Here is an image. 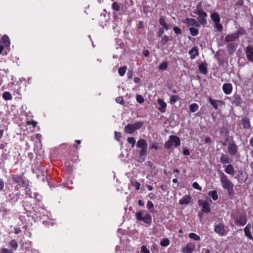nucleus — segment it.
<instances>
[{
    "label": "nucleus",
    "instance_id": "obj_50",
    "mask_svg": "<svg viewBox=\"0 0 253 253\" xmlns=\"http://www.w3.org/2000/svg\"><path fill=\"white\" fill-rule=\"evenodd\" d=\"M150 149H155V150H157L159 149V147L157 143H152L150 144L149 146Z\"/></svg>",
    "mask_w": 253,
    "mask_h": 253
},
{
    "label": "nucleus",
    "instance_id": "obj_23",
    "mask_svg": "<svg viewBox=\"0 0 253 253\" xmlns=\"http://www.w3.org/2000/svg\"><path fill=\"white\" fill-rule=\"evenodd\" d=\"M0 43L3 44L5 46H9L10 42L8 37L6 35H4L0 39Z\"/></svg>",
    "mask_w": 253,
    "mask_h": 253
},
{
    "label": "nucleus",
    "instance_id": "obj_42",
    "mask_svg": "<svg viewBox=\"0 0 253 253\" xmlns=\"http://www.w3.org/2000/svg\"><path fill=\"white\" fill-rule=\"evenodd\" d=\"M126 67L124 66L120 67L118 70V73L121 76H123L126 72Z\"/></svg>",
    "mask_w": 253,
    "mask_h": 253
},
{
    "label": "nucleus",
    "instance_id": "obj_54",
    "mask_svg": "<svg viewBox=\"0 0 253 253\" xmlns=\"http://www.w3.org/2000/svg\"><path fill=\"white\" fill-rule=\"evenodd\" d=\"M136 100L138 103L141 104L144 102V98L142 96L140 95H137Z\"/></svg>",
    "mask_w": 253,
    "mask_h": 253
},
{
    "label": "nucleus",
    "instance_id": "obj_63",
    "mask_svg": "<svg viewBox=\"0 0 253 253\" xmlns=\"http://www.w3.org/2000/svg\"><path fill=\"white\" fill-rule=\"evenodd\" d=\"M202 253H211V252L209 249H203L202 250Z\"/></svg>",
    "mask_w": 253,
    "mask_h": 253
},
{
    "label": "nucleus",
    "instance_id": "obj_22",
    "mask_svg": "<svg viewBox=\"0 0 253 253\" xmlns=\"http://www.w3.org/2000/svg\"><path fill=\"white\" fill-rule=\"evenodd\" d=\"M220 161V162L223 165L230 164L231 162V160L230 159L229 157L227 155L224 154H222L221 155Z\"/></svg>",
    "mask_w": 253,
    "mask_h": 253
},
{
    "label": "nucleus",
    "instance_id": "obj_10",
    "mask_svg": "<svg viewBox=\"0 0 253 253\" xmlns=\"http://www.w3.org/2000/svg\"><path fill=\"white\" fill-rule=\"evenodd\" d=\"M238 151V146L234 142H230L228 145V152L231 155H235Z\"/></svg>",
    "mask_w": 253,
    "mask_h": 253
},
{
    "label": "nucleus",
    "instance_id": "obj_25",
    "mask_svg": "<svg viewBox=\"0 0 253 253\" xmlns=\"http://www.w3.org/2000/svg\"><path fill=\"white\" fill-rule=\"evenodd\" d=\"M136 146L141 149H147V143L146 141L143 139L138 140L137 142Z\"/></svg>",
    "mask_w": 253,
    "mask_h": 253
},
{
    "label": "nucleus",
    "instance_id": "obj_3",
    "mask_svg": "<svg viewBox=\"0 0 253 253\" xmlns=\"http://www.w3.org/2000/svg\"><path fill=\"white\" fill-rule=\"evenodd\" d=\"M180 144V139L175 135H170L169 139L165 143V147L166 149H170L173 145L175 147H177Z\"/></svg>",
    "mask_w": 253,
    "mask_h": 253
},
{
    "label": "nucleus",
    "instance_id": "obj_19",
    "mask_svg": "<svg viewBox=\"0 0 253 253\" xmlns=\"http://www.w3.org/2000/svg\"><path fill=\"white\" fill-rule=\"evenodd\" d=\"M225 168L224 171L228 174L233 176L234 175L235 170L233 166L231 164L224 166Z\"/></svg>",
    "mask_w": 253,
    "mask_h": 253
},
{
    "label": "nucleus",
    "instance_id": "obj_55",
    "mask_svg": "<svg viewBox=\"0 0 253 253\" xmlns=\"http://www.w3.org/2000/svg\"><path fill=\"white\" fill-rule=\"evenodd\" d=\"M173 31L176 34H181L182 33L181 30L177 27H174L173 28Z\"/></svg>",
    "mask_w": 253,
    "mask_h": 253
},
{
    "label": "nucleus",
    "instance_id": "obj_48",
    "mask_svg": "<svg viewBox=\"0 0 253 253\" xmlns=\"http://www.w3.org/2000/svg\"><path fill=\"white\" fill-rule=\"evenodd\" d=\"M168 67V64L166 62H164L160 64L159 66V69L161 70H164L167 69Z\"/></svg>",
    "mask_w": 253,
    "mask_h": 253
},
{
    "label": "nucleus",
    "instance_id": "obj_62",
    "mask_svg": "<svg viewBox=\"0 0 253 253\" xmlns=\"http://www.w3.org/2000/svg\"><path fill=\"white\" fill-rule=\"evenodd\" d=\"M244 4V1L243 0H239L236 3V5L242 6Z\"/></svg>",
    "mask_w": 253,
    "mask_h": 253
},
{
    "label": "nucleus",
    "instance_id": "obj_13",
    "mask_svg": "<svg viewBox=\"0 0 253 253\" xmlns=\"http://www.w3.org/2000/svg\"><path fill=\"white\" fill-rule=\"evenodd\" d=\"M237 178L239 183H243L247 179L248 175L245 172L239 171L238 173Z\"/></svg>",
    "mask_w": 253,
    "mask_h": 253
},
{
    "label": "nucleus",
    "instance_id": "obj_26",
    "mask_svg": "<svg viewBox=\"0 0 253 253\" xmlns=\"http://www.w3.org/2000/svg\"><path fill=\"white\" fill-rule=\"evenodd\" d=\"M124 130L126 133L128 134H132L135 131L131 124H128L125 127Z\"/></svg>",
    "mask_w": 253,
    "mask_h": 253
},
{
    "label": "nucleus",
    "instance_id": "obj_38",
    "mask_svg": "<svg viewBox=\"0 0 253 253\" xmlns=\"http://www.w3.org/2000/svg\"><path fill=\"white\" fill-rule=\"evenodd\" d=\"M179 99V97L177 95H171L169 99V102L171 104H174Z\"/></svg>",
    "mask_w": 253,
    "mask_h": 253
},
{
    "label": "nucleus",
    "instance_id": "obj_45",
    "mask_svg": "<svg viewBox=\"0 0 253 253\" xmlns=\"http://www.w3.org/2000/svg\"><path fill=\"white\" fill-rule=\"evenodd\" d=\"M112 8L116 11L120 10V5L117 2H114L112 4Z\"/></svg>",
    "mask_w": 253,
    "mask_h": 253
},
{
    "label": "nucleus",
    "instance_id": "obj_24",
    "mask_svg": "<svg viewBox=\"0 0 253 253\" xmlns=\"http://www.w3.org/2000/svg\"><path fill=\"white\" fill-rule=\"evenodd\" d=\"M242 124L243 126V127L245 129H249L251 127V124L249 119L246 117H244L242 118Z\"/></svg>",
    "mask_w": 253,
    "mask_h": 253
},
{
    "label": "nucleus",
    "instance_id": "obj_37",
    "mask_svg": "<svg viewBox=\"0 0 253 253\" xmlns=\"http://www.w3.org/2000/svg\"><path fill=\"white\" fill-rule=\"evenodd\" d=\"M190 110L191 112L194 113L196 112L199 109V106L196 103H192L189 107Z\"/></svg>",
    "mask_w": 253,
    "mask_h": 253
},
{
    "label": "nucleus",
    "instance_id": "obj_51",
    "mask_svg": "<svg viewBox=\"0 0 253 253\" xmlns=\"http://www.w3.org/2000/svg\"><path fill=\"white\" fill-rule=\"evenodd\" d=\"M141 253H150L149 250L145 246H142L141 247Z\"/></svg>",
    "mask_w": 253,
    "mask_h": 253
},
{
    "label": "nucleus",
    "instance_id": "obj_8",
    "mask_svg": "<svg viewBox=\"0 0 253 253\" xmlns=\"http://www.w3.org/2000/svg\"><path fill=\"white\" fill-rule=\"evenodd\" d=\"M12 180L18 184L20 186H25L27 185V181L24 179V178L18 175H15L12 176Z\"/></svg>",
    "mask_w": 253,
    "mask_h": 253
},
{
    "label": "nucleus",
    "instance_id": "obj_27",
    "mask_svg": "<svg viewBox=\"0 0 253 253\" xmlns=\"http://www.w3.org/2000/svg\"><path fill=\"white\" fill-rule=\"evenodd\" d=\"M209 100L211 105L215 110H217L218 109V103L222 102V101L218 100L212 99L211 97H210Z\"/></svg>",
    "mask_w": 253,
    "mask_h": 253
},
{
    "label": "nucleus",
    "instance_id": "obj_60",
    "mask_svg": "<svg viewBox=\"0 0 253 253\" xmlns=\"http://www.w3.org/2000/svg\"><path fill=\"white\" fill-rule=\"evenodd\" d=\"M4 181L2 179H0V190H2L4 188Z\"/></svg>",
    "mask_w": 253,
    "mask_h": 253
},
{
    "label": "nucleus",
    "instance_id": "obj_49",
    "mask_svg": "<svg viewBox=\"0 0 253 253\" xmlns=\"http://www.w3.org/2000/svg\"><path fill=\"white\" fill-rule=\"evenodd\" d=\"M131 184L134 187L136 190H138L140 188V184L137 181H131Z\"/></svg>",
    "mask_w": 253,
    "mask_h": 253
},
{
    "label": "nucleus",
    "instance_id": "obj_17",
    "mask_svg": "<svg viewBox=\"0 0 253 253\" xmlns=\"http://www.w3.org/2000/svg\"><path fill=\"white\" fill-rule=\"evenodd\" d=\"M158 103L160 107L159 110L161 113H165L166 111L167 103L164 101L163 99L159 98L157 100Z\"/></svg>",
    "mask_w": 253,
    "mask_h": 253
},
{
    "label": "nucleus",
    "instance_id": "obj_64",
    "mask_svg": "<svg viewBox=\"0 0 253 253\" xmlns=\"http://www.w3.org/2000/svg\"><path fill=\"white\" fill-rule=\"evenodd\" d=\"M138 204L140 206H143L144 205V202L141 200H138Z\"/></svg>",
    "mask_w": 253,
    "mask_h": 253
},
{
    "label": "nucleus",
    "instance_id": "obj_58",
    "mask_svg": "<svg viewBox=\"0 0 253 253\" xmlns=\"http://www.w3.org/2000/svg\"><path fill=\"white\" fill-rule=\"evenodd\" d=\"M27 124L28 125H33L34 126H36L37 125V122L35 121H28L27 122Z\"/></svg>",
    "mask_w": 253,
    "mask_h": 253
},
{
    "label": "nucleus",
    "instance_id": "obj_59",
    "mask_svg": "<svg viewBox=\"0 0 253 253\" xmlns=\"http://www.w3.org/2000/svg\"><path fill=\"white\" fill-rule=\"evenodd\" d=\"M164 33V28H160L159 30V32L158 33V36L160 37H162Z\"/></svg>",
    "mask_w": 253,
    "mask_h": 253
},
{
    "label": "nucleus",
    "instance_id": "obj_39",
    "mask_svg": "<svg viewBox=\"0 0 253 253\" xmlns=\"http://www.w3.org/2000/svg\"><path fill=\"white\" fill-rule=\"evenodd\" d=\"M234 102L237 105H239L242 103L241 97L239 95H235L234 96Z\"/></svg>",
    "mask_w": 253,
    "mask_h": 253
},
{
    "label": "nucleus",
    "instance_id": "obj_14",
    "mask_svg": "<svg viewBox=\"0 0 253 253\" xmlns=\"http://www.w3.org/2000/svg\"><path fill=\"white\" fill-rule=\"evenodd\" d=\"M233 89L232 85L230 83H225L223 84L222 89L224 93L227 95L230 94Z\"/></svg>",
    "mask_w": 253,
    "mask_h": 253
},
{
    "label": "nucleus",
    "instance_id": "obj_61",
    "mask_svg": "<svg viewBox=\"0 0 253 253\" xmlns=\"http://www.w3.org/2000/svg\"><path fill=\"white\" fill-rule=\"evenodd\" d=\"M183 153L185 156H188L190 154V152L188 149H184L183 151Z\"/></svg>",
    "mask_w": 253,
    "mask_h": 253
},
{
    "label": "nucleus",
    "instance_id": "obj_18",
    "mask_svg": "<svg viewBox=\"0 0 253 253\" xmlns=\"http://www.w3.org/2000/svg\"><path fill=\"white\" fill-rule=\"evenodd\" d=\"M147 149H141L139 152V156L138 158V161L142 163L145 160V157L147 155Z\"/></svg>",
    "mask_w": 253,
    "mask_h": 253
},
{
    "label": "nucleus",
    "instance_id": "obj_35",
    "mask_svg": "<svg viewBox=\"0 0 253 253\" xmlns=\"http://www.w3.org/2000/svg\"><path fill=\"white\" fill-rule=\"evenodd\" d=\"M2 97L5 100H11L12 98L10 93L7 91H5L3 93Z\"/></svg>",
    "mask_w": 253,
    "mask_h": 253
},
{
    "label": "nucleus",
    "instance_id": "obj_15",
    "mask_svg": "<svg viewBox=\"0 0 253 253\" xmlns=\"http://www.w3.org/2000/svg\"><path fill=\"white\" fill-rule=\"evenodd\" d=\"M252 228V225L250 223L248 224L244 228V231L246 236L250 240H253V236L251 233V230Z\"/></svg>",
    "mask_w": 253,
    "mask_h": 253
},
{
    "label": "nucleus",
    "instance_id": "obj_12",
    "mask_svg": "<svg viewBox=\"0 0 253 253\" xmlns=\"http://www.w3.org/2000/svg\"><path fill=\"white\" fill-rule=\"evenodd\" d=\"M183 22L187 25V26H194L197 28L200 27V23L198 21L193 18H186Z\"/></svg>",
    "mask_w": 253,
    "mask_h": 253
},
{
    "label": "nucleus",
    "instance_id": "obj_11",
    "mask_svg": "<svg viewBox=\"0 0 253 253\" xmlns=\"http://www.w3.org/2000/svg\"><path fill=\"white\" fill-rule=\"evenodd\" d=\"M199 204L200 206L202 207V210L203 212L208 213L211 211V208L210 207V204L207 201H199Z\"/></svg>",
    "mask_w": 253,
    "mask_h": 253
},
{
    "label": "nucleus",
    "instance_id": "obj_52",
    "mask_svg": "<svg viewBox=\"0 0 253 253\" xmlns=\"http://www.w3.org/2000/svg\"><path fill=\"white\" fill-rule=\"evenodd\" d=\"M0 253H13V251L7 248H2L0 251Z\"/></svg>",
    "mask_w": 253,
    "mask_h": 253
},
{
    "label": "nucleus",
    "instance_id": "obj_20",
    "mask_svg": "<svg viewBox=\"0 0 253 253\" xmlns=\"http://www.w3.org/2000/svg\"><path fill=\"white\" fill-rule=\"evenodd\" d=\"M237 43H235L233 42H230L227 44V48L229 54H232L233 53L237 47Z\"/></svg>",
    "mask_w": 253,
    "mask_h": 253
},
{
    "label": "nucleus",
    "instance_id": "obj_28",
    "mask_svg": "<svg viewBox=\"0 0 253 253\" xmlns=\"http://www.w3.org/2000/svg\"><path fill=\"white\" fill-rule=\"evenodd\" d=\"M199 70L201 73L206 75L207 73V67L205 64L201 63L199 65Z\"/></svg>",
    "mask_w": 253,
    "mask_h": 253
},
{
    "label": "nucleus",
    "instance_id": "obj_30",
    "mask_svg": "<svg viewBox=\"0 0 253 253\" xmlns=\"http://www.w3.org/2000/svg\"><path fill=\"white\" fill-rule=\"evenodd\" d=\"M146 207L150 212L154 213L155 212L154 210V205L152 201H148L147 202Z\"/></svg>",
    "mask_w": 253,
    "mask_h": 253
},
{
    "label": "nucleus",
    "instance_id": "obj_29",
    "mask_svg": "<svg viewBox=\"0 0 253 253\" xmlns=\"http://www.w3.org/2000/svg\"><path fill=\"white\" fill-rule=\"evenodd\" d=\"M211 17L214 23H217V22L220 21V18L219 17V15L216 12L212 13L211 15Z\"/></svg>",
    "mask_w": 253,
    "mask_h": 253
},
{
    "label": "nucleus",
    "instance_id": "obj_41",
    "mask_svg": "<svg viewBox=\"0 0 253 253\" xmlns=\"http://www.w3.org/2000/svg\"><path fill=\"white\" fill-rule=\"evenodd\" d=\"M170 244V242L168 238H164L160 243V245L162 247H167Z\"/></svg>",
    "mask_w": 253,
    "mask_h": 253
},
{
    "label": "nucleus",
    "instance_id": "obj_1",
    "mask_svg": "<svg viewBox=\"0 0 253 253\" xmlns=\"http://www.w3.org/2000/svg\"><path fill=\"white\" fill-rule=\"evenodd\" d=\"M218 175L220 178V181L223 189L227 190L229 195L233 194L234 185L232 182L228 179L226 175L222 171H219Z\"/></svg>",
    "mask_w": 253,
    "mask_h": 253
},
{
    "label": "nucleus",
    "instance_id": "obj_44",
    "mask_svg": "<svg viewBox=\"0 0 253 253\" xmlns=\"http://www.w3.org/2000/svg\"><path fill=\"white\" fill-rule=\"evenodd\" d=\"M127 142L131 144V147L133 148L136 143L135 139L132 137H129L127 139Z\"/></svg>",
    "mask_w": 253,
    "mask_h": 253
},
{
    "label": "nucleus",
    "instance_id": "obj_16",
    "mask_svg": "<svg viewBox=\"0 0 253 253\" xmlns=\"http://www.w3.org/2000/svg\"><path fill=\"white\" fill-rule=\"evenodd\" d=\"M247 218L245 215H240L236 218V223L240 226H243L247 223Z\"/></svg>",
    "mask_w": 253,
    "mask_h": 253
},
{
    "label": "nucleus",
    "instance_id": "obj_32",
    "mask_svg": "<svg viewBox=\"0 0 253 253\" xmlns=\"http://www.w3.org/2000/svg\"><path fill=\"white\" fill-rule=\"evenodd\" d=\"M208 195L211 197L213 200L216 201L218 199V195L216 190L209 191Z\"/></svg>",
    "mask_w": 253,
    "mask_h": 253
},
{
    "label": "nucleus",
    "instance_id": "obj_33",
    "mask_svg": "<svg viewBox=\"0 0 253 253\" xmlns=\"http://www.w3.org/2000/svg\"><path fill=\"white\" fill-rule=\"evenodd\" d=\"M190 201V197L189 196H185L179 200V203L181 205L187 204L189 203Z\"/></svg>",
    "mask_w": 253,
    "mask_h": 253
},
{
    "label": "nucleus",
    "instance_id": "obj_56",
    "mask_svg": "<svg viewBox=\"0 0 253 253\" xmlns=\"http://www.w3.org/2000/svg\"><path fill=\"white\" fill-rule=\"evenodd\" d=\"M121 137L122 135L120 132H118L117 131L115 132V137L118 141L120 140Z\"/></svg>",
    "mask_w": 253,
    "mask_h": 253
},
{
    "label": "nucleus",
    "instance_id": "obj_46",
    "mask_svg": "<svg viewBox=\"0 0 253 253\" xmlns=\"http://www.w3.org/2000/svg\"><path fill=\"white\" fill-rule=\"evenodd\" d=\"M169 38L167 36L164 35L162 37L161 42L163 44H165L169 41Z\"/></svg>",
    "mask_w": 253,
    "mask_h": 253
},
{
    "label": "nucleus",
    "instance_id": "obj_2",
    "mask_svg": "<svg viewBox=\"0 0 253 253\" xmlns=\"http://www.w3.org/2000/svg\"><path fill=\"white\" fill-rule=\"evenodd\" d=\"M135 216L137 220L143 221L148 226H150L152 223V216L145 210L137 211Z\"/></svg>",
    "mask_w": 253,
    "mask_h": 253
},
{
    "label": "nucleus",
    "instance_id": "obj_4",
    "mask_svg": "<svg viewBox=\"0 0 253 253\" xmlns=\"http://www.w3.org/2000/svg\"><path fill=\"white\" fill-rule=\"evenodd\" d=\"M196 13L198 15L197 20L198 21V22L200 23V26L201 25H205L207 23L206 19L207 17V13L203 9H199L197 10Z\"/></svg>",
    "mask_w": 253,
    "mask_h": 253
},
{
    "label": "nucleus",
    "instance_id": "obj_34",
    "mask_svg": "<svg viewBox=\"0 0 253 253\" xmlns=\"http://www.w3.org/2000/svg\"><path fill=\"white\" fill-rule=\"evenodd\" d=\"M159 23L160 24L164 27V28L166 30H168L169 29V26L166 23L165 18L163 16H161L159 19Z\"/></svg>",
    "mask_w": 253,
    "mask_h": 253
},
{
    "label": "nucleus",
    "instance_id": "obj_57",
    "mask_svg": "<svg viewBox=\"0 0 253 253\" xmlns=\"http://www.w3.org/2000/svg\"><path fill=\"white\" fill-rule=\"evenodd\" d=\"M116 101L118 103L123 104V101H123V97L119 96V97H117L116 99Z\"/></svg>",
    "mask_w": 253,
    "mask_h": 253
},
{
    "label": "nucleus",
    "instance_id": "obj_6",
    "mask_svg": "<svg viewBox=\"0 0 253 253\" xmlns=\"http://www.w3.org/2000/svg\"><path fill=\"white\" fill-rule=\"evenodd\" d=\"M214 231L217 233L219 236H223L225 235V226L222 223H220L218 224H215L214 226Z\"/></svg>",
    "mask_w": 253,
    "mask_h": 253
},
{
    "label": "nucleus",
    "instance_id": "obj_31",
    "mask_svg": "<svg viewBox=\"0 0 253 253\" xmlns=\"http://www.w3.org/2000/svg\"><path fill=\"white\" fill-rule=\"evenodd\" d=\"M135 130L140 129L143 125V123L140 121L135 122L134 124H131Z\"/></svg>",
    "mask_w": 253,
    "mask_h": 253
},
{
    "label": "nucleus",
    "instance_id": "obj_36",
    "mask_svg": "<svg viewBox=\"0 0 253 253\" xmlns=\"http://www.w3.org/2000/svg\"><path fill=\"white\" fill-rule=\"evenodd\" d=\"M189 237L196 241H200L201 240L200 237L194 233H190L189 234Z\"/></svg>",
    "mask_w": 253,
    "mask_h": 253
},
{
    "label": "nucleus",
    "instance_id": "obj_47",
    "mask_svg": "<svg viewBox=\"0 0 253 253\" xmlns=\"http://www.w3.org/2000/svg\"><path fill=\"white\" fill-rule=\"evenodd\" d=\"M214 27L218 32H221L222 30V25L220 23V22L214 23Z\"/></svg>",
    "mask_w": 253,
    "mask_h": 253
},
{
    "label": "nucleus",
    "instance_id": "obj_43",
    "mask_svg": "<svg viewBox=\"0 0 253 253\" xmlns=\"http://www.w3.org/2000/svg\"><path fill=\"white\" fill-rule=\"evenodd\" d=\"M9 245L14 250H16L18 246L17 242L15 240H11L9 243Z\"/></svg>",
    "mask_w": 253,
    "mask_h": 253
},
{
    "label": "nucleus",
    "instance_id": "obj_21",
    "mask_svg": "<svg viewBox=\"0 0 253 253\" xmlns=\"http://www.w3.org/2000/svg\"><path fill=\"white\" fill-rule=\"evenodd\" d=\"M189 54L190 55L191 59H194L199 54L198 49L196 47H192V49L189 51Z\"/></svg>",
    "mask_w": 253,
    "mask_h": 253
},
{
    "label": "nucleus",
    "instance_id": "obj_53",
    "mask_svg": "<svg viewBox=\"0 0 253 253\" xmlns=\"http://www.w3.org/2000/svg\"><path fill=\"white\" fill-rule=\"evenodd\" d=\"M192 186L194 188L199 190L200 191L202 190V187L199 185V184L197 182H194L192 184Z\"/></svg>",
    "mask_w": 253,
    "mask_h": 253
},
{
    "label": "nucleus",
    "instance_id": "obj_9",
    "mask_svg": "<svg viewBox=\"0 0 253 253\" xmlns=\"http://www.w3.org/2000/svg\"><path fill=\"white\" fill-rule=\"evenodd\" d=\"M245 53L247 59L253 62V46L251 45L247 46L245 49Z\"/></svg>",
    "mask_w": 253,
    "mask_h": 253
},
{
    "label": "nucleus",
    "instance_id": "obj_7",
    "mask_svg": "<svg viewBox=\"0 0 253 253\" xmlns=\"http://www.w3.org/2000/svg\"><path fill=\"white\" fill-rule=\"evenodd\" d=\"M195 245L193 242H188L186 246L182 248V253H192L195 250Z\"/></svg>",
    "mask_w": 253,
    "mask_h": 253
},
{
    "label": "nucleus",
    "instance_id": "obj_40",
    "mask_svg": "<svg viewBox=\"0 0 253 253\" xmlns=\"http://www.w3.org/2000/svg\"><path fill=\"white\" fill-rule=\"evenodd\" d=\"M189 31L193 36H196L199 34L198 30L194 27H190L189 28Z\"/></svg>",
    "mask_w": 253,
    "mask_h": 253
},
{
    "label": "nucleus",
    "instance_id": "obj_5",
    "mask_svg": "<svg viewBox=\"0 0 253 253\" xmlns=\"http://www.w3.org/2000/svg\"><path fill=\"white\" fill-rule=\"evenodd\" d=\"M243 32L241 30H238L234 33L227 35L225 38L226 42H234L239 39V36L242 35Z\"/></svg>",
    "mask_w": 253,
    "mask_h": 253
}]
</instances>
